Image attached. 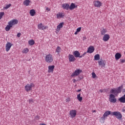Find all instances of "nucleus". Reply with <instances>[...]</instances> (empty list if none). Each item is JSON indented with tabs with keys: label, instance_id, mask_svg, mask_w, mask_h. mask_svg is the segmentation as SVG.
Segmentation results:
<instances>
[{
	"label": "nucleus",
	"instance_id": "obj_19",
	"mask_svg": "<svg viewBox=\"0 0 125 125\" xmlns=\"http://www.w3.org/2000/svg\"><path fill=\"white\" fill-rule=\"evenodd\" d=\"M65 16V14L63 13H59L57 14V19H60V18H63V17Z\"/></svg>",
	"mask_w": 125,
	"mask_h": 125
},
{
	"label": "nucleus",
	"instance_id": "obj_3",
	"mask_svg": "<svg viewBox=\"0 0 125 125\" xmlns=\"http://www.w3.org/2000/svg\"><path fill=\"white\" fill-rule=\"evenodd\" d=\"M45 60L47 63H51L53 61V58L52 55L49 54L45 56Z\"/></svg>",
	"mask_w": 125,
	"mask_h": 125
},
{
	"label": "nucleus",
	"instance_id": "obj_16",
	"mask_svg": "<svg viewBox=\"0 0 125 125\" xmlns=\"http://www.w3.org/2000/svg\"><path fill=\"white\" fill-rule=\"evenodd\" d=\"M98 63L99 65V66H101V68H103V67H105V62L104 61L101 60L100 61H98Z\"/></svg>",
	"mask_w": 125,
	"mask_h": 125
},
{
	"label": "nucleus",
	"instance_id": "obj_9",
	"mask_svg": "<svg viewBox=\"0 0 125 125\" xmlns=\"http://www.w3.org/2000/svg\"><path fill=\"white\" fill-rule=\"evenodd\" d=\"M69 113H70V117L72 119H73V118H75V117H76V116H77V110H70Z\"/></svg>",
	"mask_w": 125,
	"mask_h": 125
},
{
	"label": "nucleus",
	"instance_id": "obj_1",
	"mask_svg": "<svg viewBox=\"0 0 125 125\" xmlns=\"http://www.w3.org/2000/svg\"><path fill=\"white\" fill-rule=\"evenodd\" d=\"M112 113H113V112H111L109 110L105 111L103 117L100 119L101 123H104V122H105V119H106V118H107L109 115H111V116H112Z\"/></svg>",
	"mask_w": 125,
	"mask_h": 125
},
{
	"label": "nucleus",
	"instance_id": "obj_12",
	"mask_svg": "<svg viewBox=\"0 0 125 125\" xmlns=\"http://www.w3.org/2000/svg\"><path fill=\"white\" fill-rule=\"evenodd\" d=\"M94 5L96 7H100V6L102 5V3L100 2V1H98V0L95 1H94Z\"/></svg>",
	"mask_w": 125,
	"mask_h": 125
},
{
	"label": "nucleus",
	"instance_id": "obj_30",
	"mask_svg": "<svg viewBox=\"0 0 125 125\" xmlns=\"http://www.w3.org/2000/svg\"><path fill=\"white\" fill-rule=\"evenodd\" d=\"M110 93L112 94H115V93H118L117 92V88L111 89L110 90Z\"/></svg>",
	"mask_w": 125,
	"mask_h": 125
},
{
	"label": "nucleus",
	"instance_id": "obj_25",
	"mask_svg": "<svg viewBox=\"0 0 125 125\" xmlns=\"http://www.w3.org/2000/svg\"><path fill=\"white\" fill-rule=\"evenodd\" d=\"M60 52H61V47L58 46L56 49V53H57L58 55H59V53H60Z\"/></svg>",
	"mask_w": 125,
	"mask_h": 125
},
{
	"label": "nucleus",
	"instance_id": "obj_7",
	"mask_svg": "<svg viewBox=\"0 0 125 125\" xmlns=\"http://www.w3.org/2000/svg\"><path fill=\"white\" fill-rule=\"evenodd\" d=\"M13 44H11L10 42H7L6 44L5 48H6V51L7 52H8L9 50H10V48H11V46H12Z\"/></svg>",
	"mask_w": 125,
	"mask_h": 125
},
{
	"label": "nucleus",
	"instance_id": "obj_40",
	"mask_svg": "<svg viewBox=\"0 0 125 125\" xmlns=\"http://www.w3.org/2000/svg\"><path fill=\"white\" fill-rule=\"evenodd\" d=\"M81 30H82V27H79L77 29L76 31L79 33V32H81Z\"/></svg>",
	"mask_w": 125,
	"mask_h": 125
},
{
	"label": "nucleus",
	"instance_id": "obj_52",
	"mask_svg": "<svg viewBox=\"0 0 125 125\" xmlns=\"http://www.w3.org/2000/svg\"><path fill=\"white\" fill-rule=\"evenodd\" d=\"M96 112V110H94V111H93V112Z\"/></svg>",
	"mask_w": 125,
	"mask_h": 125
},
{
	"label": "nucleus",
	"instance_id": "obj_48",
	"mask_svg": "<svg viewBox=\"0 0 125 125\" xmlns=\"http://www.w3.org/2000/svg\"><path fill=\"white\" fill-rule=\"evenodd\" d=\"M82 90V89H79L77 91V92H80V91H81Z\"/></svg>",
	"mask_w": 125,
	"mask_h": 125
},
{
	"label": "nucleus",
	"instance_id": "obj_18",
	"mask_svg": "<svg viewBox=\"0 0 125 125\" xmlns=\"http://www.w3.org/2000/svg\"><path fill=\"white\" fill-rule=\"evenodd\" d=\"M62 7L63 9L68 10L70 7V5L68 3H63L62 4Z\"/></svg>",
	"mask_w": 125,
	"mask_h": 125
},
{
	"label": "nucleus",
	"instance_id": "obj_43",
	"mask_svg": "<svg viewBox=\"0 0 125 125\" xmlns=\"http://www.w3.org/2000/svg\"><path fill=\"white\" fill-rule=\"evenodd\" d=\"M35 120H40V116H35Z\"/></svg>",
	"mask_w": 125,
	"mask_h": 125
},
{
	"label": "nucleus",
	"instance_id": "obj_44",
	"mask_svg": "<svg viewBox=\"0 0 125 125\" xmlns=\"http://www.w3.org/2000/svg\"><path fill=\"white\" fill-rule=\"evenodd\" d=\"M21 36V33H19L17 35V37H18V38H20Z\"/></svg>",
	"mask_w": 125,
	"mask_h": 125
},
{
	"label": "nucleus",
	"instance_id": "obj_15",
	"mask_svg": "<svg viewBox=\"0 0 125 125\" xmlns=\"http://www.w3.org/2000/svg\"><path fill=\"white\" fill-rule=\"evenodd\" d=\"M110 39V36L109 34H105L103 38V40L104 42H108L109 40Z\"/></svg>",
	"mask_w": 125,
	"mask_h": 125
},
{
	"label": "nucleus",
	"instance_id": "obj_36",
	"mask_svg": "<svg viewBox=\"0 0 125 125\" xmlns=\"http://www.w3.org/2000/svg\"><path fill=\"white\" fill-rule=\"evenodd\" d=\"M29 103L30 104H33V103H34V100H33L32 99H30L29 100Z\"/></svg>",
	"mask_w": 125,
	"mask_h": 125
},
{
	"label": "nucleus",
	"instance_id": "obj_46",
	"mask_svg": "<svg viewBox=\"0 0 125 125\" xmlns=\"http://www.w3.org/2000/svg\"><path fill=\"white\" fill-rule=\"evenodd\" d=\"M73 81L74 83H75L77 82V80H76V79H73Z\"/></svg>",
	"mask_w": 125,
	"mask_h": 125
},
{
	"label": "nucleus",
	"instance_id": "obj_35",
	"mask_svg": "<svg viewBox=\"0 0 125 125\" xmlns=\"http://www.w3.org/2000/svg\"><path fill=\"white\" fill-rule=\"evenodd\" d=\"M106 32H107V30L105 29H103L102 30H101V34L102 35H104V34H106Z\"/></svg>",
	"mask_w": 125,
	"mask_h": 125
},
{
	"label": "nucleus",
	"instance_id": "obj_22",
	"mask_svg": "<svg viewBox=\"0 0 125 125\" xmlns=\"http://www.w3.org/2000/svg\"><path fill=\"white\" fill-rule=\"evenodd\" d=\"M119 101L121 102V103H125V94L123 96L121 97L120 98L118 99Z\"/></svg>",
	"mask_w": 125,
	"mask_h": 125
},
{
	"label": "nucleus",
	"instance_id": "obj_45",
	"mask_svg": "<svg viewBox=\"0 0 125 125\" xmlns=\"http://www.w3.org/2000/svg\"><path fill=\"white\" fill-rule=\"evenodd\" d=\"M46 10H48V11H49V10H50L49 9V8H48V7H46Z\"/></svg>",
	"mask_w": 125,
	"mask_h": 125
},
{
	"label": "nucleus",
	"instance_id": "obj_4",
	"mask_svg": "<svg viewBox=\"0 0 125 125\" xmlns=\"http://www.w3.org/2000/svg\"><path fill=\"white\" fill-rule=\"evenodd\" d=\"M108 101H109L110 103H116V102H117V98H116V96L114 94H111L109 95Z\"/></svg>",
	"mask_w": 125,
	"mask_h": 125
},
{
	"label": "nucleus",
	"instance_id": "obj_23",
	"mask_svg": "<svg viewBox=\"0 0 125 125\" xmlns=\"http://www.w3.org/2000/svg\"><path fill=\"white\" fill-rule=\"evenodd\" d=\"M124 88V86L123 85L121 86H119L118 88H116V91L117 93H121L122 92V89Z\"/></svg>",
	"mask_w": 125,
	"mask_h": 125
},
{
	"label": "nucleus",
	"instance_id": "obj_31",
	"mask_svg": "<svg viewBox=\"0 0 125 125\" xmlns=\"http://www.w3.org/2000/svg\"><path fill=\"white\" fill-rule=\"evenodd\" d=\"M28 43L30 45H34L35 44V41L34 40H31L28 41Z\"/></svg>",
	"mask_w": 125,
	"mask_h": 125
},
{
	"label": "nucleus",
	"instance_id": "obj_27",
	"mask_svg": "<svg viewBox=\"0 0 125 125\" xmlns=\"http://www.w3.org/2000/svg\"><path fill=\"white\" fill-rule=\"evenodd\" d=\"M75 7H76V5L75 4V3H72L70 6H69V9L70 10H73V9L75 8Z\"/></svg>",
	"mask_w": 125,
	"mask_h": 125
},
{
	"label": "nucleus",
	"instance_id": "obj_49",
	"mask_svg": "<svg viewBox=\"0 0 125 125\" xmlns=\"http://www.w3.org/2000/svg\"><path fill=\"white\" fill-rule=\"evenodd\" d=\"M86 39V37H83V41H84Z\"/></svg>",
	"mask_w": 125,
	"mask_h": 125
},
{
	"label": "nucleus",
	"instance_id": "obj_5",
	"mask_svg": "<svg viewBox=\"0 0 125 125\" xmlns=\"http://www.w3.org/2000/svg\"><path fill=\"white\" fill-rule=\"evenodd\" d=\"M33 87H35V84H34V83H31L30 84H27L25 86V89L26 90V91H30V90H32V88H33Z\"/></svg>",
	"mask_w": 125,
	"mask_h": 125
},
{
	"label": "nucleus",
	"instance_id": "obj_47",
	"mask_svg": "<svg viewBox=\"0 0 125 125\" xmlns=\"http://www.w3.org/2000/svg\"><path fill=\"white\" fill-rule=\"evenodd\" d=\"M78 33H79L78 32H77V31L75 32L74 34L75 35H78Z\"/></svg>",
	"mask_w": 125,
	"mask_h": 125
},
{
	"label": "nucleus",
	"instance_id": "obj_13",
	"mask_svg": "<svg viewBox=\"0 0 125 125\" xmlns=\"http://www.w3.org/2000/svg\"><path fill=\"white\" fill-rule=\"evenodd\" d=\"M68 59L69 62H74L76 60V58L73 55L69 54L68 56Z\"/></svg>",
	"mask_w": 125,
	"mask_h": 125
},
{
	"label": "nucleus",
	"instance_id": "obj_29",
	"mask_svg": "<svg viewBox=\"0 0 125 125\" xmlns=\"http://www.w3.org/2000/svg\"><path fill=\"white\" fill-rule=\"evenodd\" d=\"M77 99L80 101V102H82V101H83V97H81V93L77 95Z\"/></svg>",
	"mask_w": 125,
	"mask_h": 125
},
{
	"label": "nucleus",
	"instance_id": "obj_6",
	"mask_svg": "<svg viewBox=\"0 0 125 125\" xmlns=\"http://www.w3.org/2000/svg\"><path fill=\"white\" fill-rule=\"evenodd\" d=\"M83 70L80 69H76L71 75V77H77L81 74V73H82Z\"/></svg>",
	"mask_w": 125,
	"mask_h": 125
},
{
	"label": "nucleus",
	"instance_id": "obj_14",
	"mask_svg": "<svg viewBox=\"0 0 125 125\" xmlns=\"http://www.w3.org/2000/svg\"><path fill=\"white\" fill-rule=\"evenodd\" d=\"M63 26H64V22H62L59 23V25L57 26L56 31L59 32L62 28H63Z\"/></svg>",
	"mask_w": 125,
	"mask_h": 125
},
{
	"label": "nucleus",
	"instance_id": "obj_42",
	"mask_svg": "<svg viewBox=\"0 0 125 125\" xmlns=\"http://www.w3.org/2000/svg\"><path fill=\"white\" fill-rule=\"evenodd\" d=\"M120 61L121 63H125V59H120Z\"/></svg>",
	"mask_w": 125,
	"mask_h": 125
},
{
	"label": "nucleus",
	"instance_id": "obj_20",
	"mask_svg": "<svg viewBox=\"0 0 125 125\" xmlns=\"http://www.w3.org/2000/svg\"><path fill=\"white\" fill-rule=\"evenodd\" d=\"M73 55H74L75 57L76 58L79 57V58H80L81 57V54L80 53V52H79V51H75L73 52Z\"/></svg>",
	"mask_w": 125,
	"mask_h": 125
},
{
	"label": "nucleus",
	"instance_id": "obj_21",
	"mask_svg": "<svg viewBox=\"0 0 125 125\" xmlns=\"http://www.w3.org/2000/svg\"><path fill=\"white\" fill-rule=\"evenodd\" d=\"M116 60L118 61L122 57V54L120 53H117L115 55Z\"/></svg>",
	"mask_w": 125,
	"mask_h": 125
},
{
	"label": "nucleus",
	"instance_id": "obj_32",
	"mask_svg": "<svg viewBox=\"0 0 125 125\" xmlns=\"http://www.w3.org/2000/svg\"><path fill=\"white\" fill-rule=\"evenodd\" d=\"M94 59L96 61L99 60L100 59V55H99V54H96L94 56Z\"/></svg>",
	"mask_w": 125,
	"mask_h": 125
},
{
	"label": "nucleus",
	"instance_id": "obj_2",
	"mask_svg": "<svg viewBox=\"0 0 125 125\" xmlns=\"http://www.w3.org/2000/svg\"><path fill=\"white\" fill-rule=\"evenodd\" d=\"M111 116H114L118 120H121L123 119V115L119 111L112 112Z\"/></svg>",
	"mask_w": 125,
	"mask_h": 125
},
{
	"label": "nucleus",
	"instance_id": "obj_50",
	"mask_svg": "<svg viewBox=\"0 0 125 125\" xmlns=\"http://www.w3.org/2000/svg\"><path fill=\"white\" fill-rule=\"evenodd\" d=\"M100 92H103V90H100Z\"/></svg>",
	"mask_w": 125,
	"mask_h": 125
},
{
	"label": "nucleus",
	"instance_id": "obj_10",
	"mask_svg": "<svg viewBox=\"0 0 125 125\" xmlns=\"http://www.w3.org/2000/svg\"><path fill=\"white\" fill-rule=\"evenodd\" d=\"M38 28L39 30H46L47 27L46 26H44L42 23H40L38 25Z\"/></svg>",
	"mask_w": 125,
	"mask_h": 125
},
{
	"label": "nucleus",
	"instance_id": "obj_34",
	"mask_svg": "<svg viewBox=\"0 0 125 125\" xmlns=\"http://www.w3.org/2000/svg\"><path fill=\"white\" fill-rule=\"evenodd\" d=\"M23 53H28L29 52V49L28 48H24L22 51Z\"/></svg>",
	"mask_w": 125,
	"mask_h": 125
},
{
	"label": "nucleus",
	"instance_id": "obj_17",
	"mask_svg": "<svg viewBox=\"0 0 125 125\" xmlns=\"http://www.w3.org/2000/svg\"><path fill=\"white\" fill-rule=\"evenodd\" d=\"M55 67V66L54 65L49 66L48 72L49 73H53V70H54Z\"/></svg>",
	"mask_w": 125,
	"mask_h": 125
},
{
	"label": "nucleus",
	"instance_id": "obj_51",
	"mask_svg": "<svg viewBox=\"0 0 125 125\" xmlns=\"http://www.w3.org/2000/svg\"><path fill=\"white\" fill-rule=\"evenodd\" d=\"M125 109H123L122 110V112H125Z\"/></svg>",
	"mask_w": 125,
	"mask_h": 125
},
{
	"label": "nucleus",
	"instance_id": "obj_11",
	"mask_svg": "<svg viewBox=\"0 0 125 125\" xmlns=\"http://www.w3.org/2000/svg\"><path fill=\"white\" fill-rule=\"evenodd\" d=\"M94 47L90 46L87 49V53H93V52H94Z\"/></svg>",
	"mask_w": 125,
	"mask_h": 125
},
{
	"label": "nucleus",
	"instance_id": "obj_39",
	"mask_svg": "<svg viewBox=\"0 0 125 125\" xmlns=\"http://www.w3.org/2000/svg\"><path fill=\"white\" fill-rule=\"evenodd\" d=\"M86 54V52H84L83 54H82L80 56V58H82V57H84V56H85Z\"/></svg>",
	"mask_w": 125,
	"mask_h": 125
},
{
	"label": "nucleus",
	"instance_id": "obj_33",
	"mask_svg": "<svg viewBox=\"0 0 125 125\" xmlns=\"http://www.w3.org/2000/svg\"><path fill=\"white\" fill-rule=\"evenodd\" d=\"M10 6H11V4H7L6 5V6L3 7V9H5L6 10V9H8Z\"/></svg>",
	"mask_w": 125,
	"mask_h": 125
},
{
	"label": "nucleus",
	"instance_id": "obj_8",
	"mask_svg": "<svg viewBox=\"0 0 125 125\" xmlns=\"http://www.w3.org/2000/svg\"><path fill=\"white\" fill-rule=\"evenodd\" d=\"M8 23H10V25L12 27V26H14V25H17L18 24V20L13 19L9 21Z\"/></svg>",
	"mask_w": 125,
	"mask_h": 125
},
{
	"label": "nucleus",
	"instance_id": "obj_28",
	"mask_svg": "<svg viewBox=\"0 0 125 125\" xmlns=\"http://www.w3.org/2000/svg\"><path fill=\"white\" fill-rule=\"evenodd\" d=\"M30 14L31 16H35V15L36 14V10L34 9H32L30 11Z\"/></svg>",
	"mask_w": 125,
	"mask_h": 125
},
{
	"label": "nucleus",
	"instance_id": "obj_37",
	"mask_svg": "<svg viewBox=\"0 0 125 125\" xmlns=\"http://www.w3.org/2000/svg\"><path fill=\"white\" fill-rule=\"evenodd\" d=\"M4 15V12H1L0 13V20L2 18V16Z\"/></svg>",
	"mask_w": 125,
	"mask_h": 125
},
{
	"label": "nucleus",
	"instance_id": "obj_38",
	"mask_svg": "<svg viewBox=\"0 0 125 125\" xmlns=\"http://www.w3.org/2000/svg\"><path fill=\"white\" fill-rule=\"evenodd\" d=\"M92 78L93 79H95V78H96V74H95V73H94V72H93L92 73Z\"/></svg>",
	"mask_w": 125,
	"mask_h": 125
},
{
	"label": "nucleus",
	"instance_id": "obj_24",
	"mask_svg": "<svg viewBox=\"0 0 125 125\" xmlns=\"http://www.w3.org/2000/svg\"><path fill=\"white\" fill-rule=\"evenodd\" d=\"M30 3H31V1L30 0H25L23 1V4L25 5V6H28Z\"/></svg>",
	"mask_w": 125,
	"mask_h": 125
},
{
	"label": "nucleus",
	"instance_id": "obj_26",
	"mask_svg": "<svg viewBox=\"0 0 125 125\" xmlns=\"http://www.w3.org/2000/svg\"><path fill=\"white\" fill-rule=\"evenodd\" d=\"M8 24V25H7L5 27V31H6V32H8V31L10 30V28H12V26H11V25H10V23L9 22Z\"/></svg>",
	"mask_w": 125,
	"mask_h": 125
},
{
	"label": "nucleus",
	"instance_id": "obj_41",
	"mask_svg": "<svg viewBox=\"0 0 125 125\" xmlns=\"http://www.w3.org/2000/svg\"><path fill=\"white\" fill-rule=\"evenodd\" d=\"M66 102H70L71 101V99L69 98H67L65 100Z\"/></svg>",
	"mask_w": 125,
	"mask_h": 125
}]
</instances>
